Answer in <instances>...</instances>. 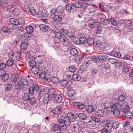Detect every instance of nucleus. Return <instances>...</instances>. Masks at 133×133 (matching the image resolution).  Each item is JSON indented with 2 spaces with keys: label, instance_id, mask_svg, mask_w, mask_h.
<instances>
[{
  "label": "nucleus",
  "instance_id": "7",
  "mask_svg": "<svg viewBox=\"0 0 133 133\" xmlns=\"http://www.w3.org/2000/svg\"><path fill=\"white\" fill-rule=\"evenodd\" d=\"M61 130L64 131L65 130H64L62 128V125L55 124L52 126V130L54 132L58 131L59 132L61 131Z\"/></svg>",
  "mask_w": 133,
  "mask_h": 133
},
{
  "label": "nucleus",
  "instance_id": "63",
  "mask_svg": "<svg viewBox=\"0 0 133 133\" xmlns=\"http://www.w3.org/2000/svg\"><path fill=\"white\" fill-rule=\"evenodd\" d=\"M29 98V94H24V100L26 101H28Z\"/></svg>",
  "mask_w": 133,
  "mask_h": 133
},
{
  "label": "nucleus",
  "instance_id": "49",
  "mask_svg": "<svg viewBox=\"0 0 133 133\" xmlns=\"http://www.w3.org/2000/svg\"><path fill=\"white\" fill-rule=\"evenodd\" d=\"M39 75L40 77L43 79H45L46 77V74L43 72L40 73Z\"/></svg>",
  "mask_w": 133,
  "mask_h": 133
},
{
  "label": "nucleus",
  "instance_id": "60",
  "mask_svg": "<svg viewBox=\"0 0 133 133\" xmlns=\"http://www.w3.org/2000/svg\"><path fill=\"white\" fill-rule=\"evenodd\" d=\"M32 87L34 91H37L39 89V86L37 85H34Z\"/></svg>",
  "mask_w": 133,
  "mask_h": 133
},
{
  "label": "nucleus",
  "instance_id": "20",
  "mask_svg": "<svg viewBox=\"0 0 133 133\" xmlns=\"http://www.w3.org/2000/svg\"><path fill=\"white\" fill-rule=\"evenodd\" d=\"M78 117L81 119L84 120L87 118V115L84 113H81L78 114Z\"/></svg>",
  "mask_w": 133,
  "mask_h": 133
},
{
  "label": "nucleus",
  "instance_id": "54",
  "mask_svg": "<svg viewBox=\"0 0 133 133\" xmlns=\"http://www.w3.org/2000/svg\"><path fill=\"white\" fill-rule=\"evenodd\" d=\"M111 22V18L105 19L103 22V24L107 25L109 23Z\"/></svg>",
  "mask_w": 133,
  "mask_h": 133
},
{
  "label": "nucleus",
  "instance_id": "16",
  "mask_svg": "<svg viewBox=\"0 0 133 133\" xmlns=\"http://www.w3.org/2000/svg\"><path fill=\"white\" fill-rule=\"evenodd\" d=\"M88 26L91 28L95 27L96 23L95 21L93 19H91L88 21Z\"/></svg>",
  "mask_w": 133,
  "mask_h": 133
},
{
  "label": "nucleus",
  "instance_id": "41",
  "mask_svg": "<svg viewBox=\"0 0 133 133\" xmlns=\"http://www.w3.org/2000/svg\"><path fill=\"white\" fill-rule=\"evenodd\" d=\"M112 24L114 26H116L117 25V23L116 21L114 19V17H111V22Z\"/></svg>",
  "mask_w": 133,
  "mask_h": 133
},
{
  "label": "nucleus",
  "instance_id": "13",
  "mask_svg": "<svg viewBox=\"0 0 133 133\" xmlns=\"http://www.w3.org/2000/svg\"><path fill=\"white\" fill-rule=\"evenodd\" d=\"M58 91L55 90L53 89H49L48 90L49 95L51 98H53Z\"/></svg>",
  "mask_w": 133,
  "mask_h": 133
},
{
  "label": "nucleus",
  "instance_id": "58",
  "mask_svg": "<svg viewBox=\"0 0 133 133\" xmlns=\"http://www.w3.org/2000/svg\"><path fill=\"white\" fill-rule=\"evenodd\" d=\"M55 37L59 39L61 38V34L59 32H57L55 35Z\"/></svg>",
  "mask_w": 133,
  "mask_h": 133
},
{
  "label": "nucleus",
  "instance_id": "4",
  "mask_svg": "<svg viewBox=\"0 0 133 133\" xmlns=\"http://www.w3.org/2000/svg\"><path fill=\"white\" fill-rule=\"evenodd\" d=\"M117 105H113L111 107V110L113 112L114 115L116 116H118L120 115V112L122 111L120 110V109H118L117 108Z\"/></svg>",
  "mask_w": 133,
  "mask_h": 133
},
{
  "label": "nucleus",
  "instance_id": "36",
  "mask_svg": "<svg viewBox=\"0 0 133 133\" xmlns=\"http://www.w3.org/2000/svg\"><path fill=\"white\" fill-rule=\"evenodd\" d=\"M39 68L37 66H35L33 67L32 70L33 71V72L35 74H37L38 73L39 71Z\"/></svg>",
  "mask_w": 133,
  "mask_h": 133
},
{
  "label": "nucleus",
  "instance_id": "19",
  "mask_svg": "<svg viewBox=\"0 0 133 133\" xmlns=\"http://www.w3.org/2000/svg\"><path fill=\"white\" fill-rule=\"evenodd\" d=\"M87 124L89 127H93L95 126L96 124L95 121L90 120L87 122Z\"/></svg>",
  "mask_w": 133,
  "mask_h": 133
},
{
  "label": "nucleus",
  "instance_id": "34",
  "mask_svg": "<svg viewBox=\"0 0 133 133\" xmlns=\"http://www.w3.org/2000/svg\"><path fill=\"white\" fill-rule=\"evenodd\" d=\"M110 130L105 127L104 128L101 130V132L102 133H111V131Z\"/></svg>",
  "mask_w": 133,
  "mask_h": 133
},
{
  "label": "nucleus",
  "instance_id": "45",
  "mask_svg": "<svg viewBox=\"0 0 133 133\" xmlns=\"http://www.w3.org/2000/svg\"><path fill=\"white\" fill-rule=\"evenodd\" d=\"M111 54L112 55H114L115 57L118 58L120 57L121 56L120 53L118 52H116L115 53L114 52L112 51L111 52Z\"/></svg>",
  "mask_w": 133,
  "mask_h": 133
},
{
  "label": "nucleus",
  "instance_id": "27",
  "mask_svg": "<svg viewBox=\"0 0 133 133\" xmlns=\"http://www.w3.org/2000/svg\"><path fill=\"white\" fill-rule=\"evenodd\" d=\"M88 43L90 45H92L95 43L94 39L92 38H88L87 40Z\"/></svg>",
  "mask_w": 133,
  "mask_h": 133
},
{
  "label": "nucleus",
  "instance_id": "12",
  "mask_svg": "<svg viewBox=\"0 0 133 133\" xmlns=\"http://www.w3.org/2000/svg\"><path fill=\"white\" fill-rule=\"evenodd\" d=\"M39 27L41 31L43 32H46L50 29L48 26L44 24L40 25Z\"/></svg>",
  "mask_w": 133,
  "mask_h": 133
},
{
  "label": "nucleus",
  "instance_id": "11",
  "mask_svg": "<svg viewBox=\"0 0 133 133\" xmlns=\"http://www.w3.org/2000/svg\"><path fill=\"white\" fill-rule=\"evenodd\" d=\"M54 98L57 102L59 103L61 102L62 101V96L60 95L59 91H58L57 93L55 95L54 97H53V98Z\"/></svg>",
  "mask_w": 133,
  "mask_h": 133
},
{
  "label": "nucleus",
  "instance_id": "30",
  "mask_svg": "<svg viewBox=\"0 0 133 133\" xmlns=\"http://www.w3.org/2000/svg\"><path fill=\"white\" fill-rule=\"evenodd\" d=\"M86 110L88 112L91 113L94 111V109L93 107L92 106L89 105L87 107Z\"/></svg>",
  "mask_w": 133,
  "mask_h": 133
},
{
  "label": "nucleus",
  "instance_id": "37",
  "mask_svg": "<svg viewBox=\"0 0 133 133\" xmlns=\"http://www.w3.org/2000/svg\"><path fill=\"white\" fill-rule=\"evenodd\" d=\"M98 56L100 61H101L102 62H104L106 60V57L105 55H99Z\"/></svg>",
  "mask_w": 133,
  "mask_h": 133
},
{
  "label": "nucleus",
  "instance_id": "22",
  "mask_svg": "<svg viewBox=\"0 0 133 133\" xmlns=\"http://www.w3.org/2000/svg\"><path fill=\"white\" fill-rule=\"evenodd\" d=\"M74 6V8H81L83 7V4L79 2H77L74 4H73Z\"/></svg>",
  "mask_w": 133,
  "mask_h": 133
},
{
  "label": "nucleus",
  "instance_id": "5",
  "mask_svg": "<svg viewBox=\"0 0 133 133\" xmlns=\"http://www.w3.org/2000/svg\"><path fill=\"white\" fill-rule=\"evenodd\" d=\"M18 84L20 88L21 87H25L28 85L29 83L26 79H22L19 81Z\"/></svg>",
  "mask_w": 133,
  "mask_h": 133
},
{
  "label": "nucleus",
  "instance_id": "57",
  "mask_svg": "<svg viewBox=\"0 0 133 133\" xmlns=\"http://www.w3.org/2000/svg\"><path fill=\"white\" fill-rule=\"evenodd\" d=\"M118 63L119 64V67H123L124 66V65H126L125 64L124 62L123 61H121V60Z\"/></svg>",
  "mask_w": 133,
  "mask_h": 133
},
{
  "label": "nucleus",
  "instance_id": "24",
  "mask_svg": "<svg viewBox=\"0 0 133 133\" xmlns=\"http://www.w3.org/2000/svg\"><path fill=\"white\" fill-rule=\"evenodd\" d=\"M61 42L63 43V44L64 45L68 46L69 45V42L68 39L66 38H63L61 40Z\"/></svg>",
  "mask_w": 133,
  "mask_h": 133
},
{
  "label": "nucleus",
  "instance_id": "47",
  "mask_svg": "<svg viewBox=\"0 0 133 133\" xmlns=\"http://www.w3.org/2000/svg\"><path fill=\"white\" fill-rule=\"evenodd\" d=\"M27 45L25 43H22L21 45V48L23 50H25L27 48Z\"/></svg>",
  "mask_w": 133,
  "mask_h": 133
},
{
  "label": "nucleus",
  "instance_id": "6",
  "mask_svg": "<svg viewBox=\"0 0 133 133\" xmlns=\"http://www.w3.org/2000/svg\"><path fill=\"white\" fill-rule=\"evenodd\" d=\"M64 124L63 125H62V128L64 130H66V125H69L70 124L71 122L67 116L64 117Z\"/></svg>",
  "mask_w": 133,
  "mask_h": 133
},
{
  "label": "nucleus",
  "instance_id": "48",
  "mask_svg": "<svg viewBox=\"0 0 133 133\" xmlns=\"http://www.w3.org/2000/svg\"><path fill=\"white\" fill-rule=\"evenodd\" d=\"M8 77L9 76L8 74L5 72L4 74V75L2 77V80L5 81H6L8 79Z\"/></svg>",
  "mask_w": 133,
  "mask_h": 133
},
{
  "label": "nucleus",
  "instance_id": "35",
  "mask_svg": "<svg viewBox=\"0 0 133 133\" xmlns=\"http://www.w3.org/2000/svg\"><path fill=\"white\" fill-rule=\"evenodd\" d=\"M92 59L90 57H88L85 59L84 62L87 64H90L92 62Z\"/></svg>",
  "mask_w": 133,
  "mask_h": 133
},
{
  "label": "nucleus",
  "instance_id": "56",
  "mask_svg": "<svg viewBox=\"0 0 133 133\" xmlns=\"http://www.w3.org/2000/svg\"><path fill=\"white\" fill-rule=\"evenodd\" d=\"M30 102L31 104H34L36 103V100L34 98H31L30 99Z\"/></svg>",
  "mask_w": 133,
  "mask_h": 133
},
{
  "label": "nucleus",
  "instance_id": "29",
  "mask_svg": "<svg viewBox=\"0 0 133 133\" xmlns=\"http://www.w3.org/2000/svg\"><path fill=\"white\" fill-rule=\"evenodd\" d=\"M10 23L12 24L17 25L19 23L18 21L13 18H11L9 20Z\"/></svg>",
  "mask_w": 133,
  "mask_h": 133
},
{
  "label": "nucleus",
  "instance_id": "40",
  "mask_svg": "<svg viewBox=\"0 0 133 133\" xmlns=\"http://www.w3.org/2000/svg\"><path fill=\"white\" fill-rule=\"evenodd\" d=\"M108 61L112 64H114L117 63V60L115 58H110L108 60Z\"/></svg>",
  "mask_w": 133,
  "mask_h": 133
},
{
  "label": "nucleus",
  "instance_id": "53",
  "mask_svg": "<svg viewBox=\"0 0 133 133\" xmlns=\"http://www.w3.org/2000/svg\"><path fill=\"white\" fill-rule=\"evenodd\" d=\"M27 11L28 12H29L33 16H34L35 14L36 11L35 9H32L30 10L28 9L26 10V11Z\"/></svg>",
  "mask_w": 133,
  "mask_h": 133
},
{
  "label": "nucleus",
  "instance_id": "44",
  "mask_svg": "<svg viewBox=\"0 0 133 133\" xmlns=\"http://www.w3.org/2000/svg\"><path fill=\"white\" fill-rule=\"evenodd\" d=\"M68 81L66 80L62 81L60 82L61 86L63 87H65L68 84Z\"/></svg>",
  "mask_w": 133,
  "mask_h": 133
},
{
  "label": "nucleus",
  "instance_id": "55",
  "mask_svg": "<svg viewBox=\"0 0 133 133\" xmlns=\"http://www.w3.org/2000/svg\"><path fill=\"white\" fill-rule=\"evenodd\" d=\"M7 10L9 12H13L14 10V8L12 6H9L7 7Z\"/></svg>",
  "mask_w": 133,
  "mask_h": 133
},
{
  "label": "nucleus",
  "instance_id": "51",
  "mask_svg": "<svg viewBox=\"0 0 133 133\" xmlns=\"http://www.w3.org/2000/svg\"><path fill=\"white\" fill-rule=\"evenodd\" d=\"M91 118L92 119V121L96 122H98L99 121L100 119L99 118L95 116H92L91 117Z\"/></svg>",
  "mask_w": 133,
  "mask_h": 133
},
{
  "label": "nucleus",
  "instance_id": "9",
  "mask_svg": "<svg viewBox=\"0 0 133 133\" xmlns=\"http://www.w3.org/2000/svg\"><path fill=\"white\" fill-rule=\"evenodd\" d=\"M62 109V108L61 106H56L54 109L52 110V112L54 114L57 115V116L59 115V116L61 115L59 113L61 111Z\"/></svg>",
  "mask_w": 133,
  "mask_h": 133
},
{
  "label": "nucleus",
  "instance_id": "46",
  "mask_svg": "<svg viewBox=\"0 0 133 133\" xmlns=\"http://www.w3.org/2000/svg\"><path fill=\"white\" fill-rule=\"evenodd\" d=\"M4 87L5 90L9 91L11 89L12 85L10 84H7L5 85Z\"/></svg>",
  "mask_w": 133,
  "mask_h": 133
},
{
  "label": "nucleus",
  "instance_id": "33",
  "mask_svg": "<svg viewBox=\"0 0 133 133\" xmlns=\"http://www.w3.org/2000/svg\"><path fill=\"white\" fill-rule=\"evenodd\" d=\"M74 8V6L73 4H72L71 5H70V4H68L66 6L65 8L66 10L68 11L69 12L72 9H73Z\"/></svg>",
  "mask_w": 133,
  "mask_h": 133
},
{
  "label": "nucleus",
  "instance_id": "42",
  "mask_svg": "<svg viewBox=\"0 0 133 133\" xmlns=\"http://www.w3.org/2000/svg\"><path fill=\"white\" fill-rule=\"evenodd\" d=\"M52 82L55 84H56L59 82V79L56 77H53L51 79Z\"/></svg>",
  "mask_w": 133,
  "mask_h": 133
},
{
  "label": "nucleus",
  "instance_id": "15",
  "mask_svg": "<svg viewBox=\"0 0 133 133\" xmlns=\"http://www.w3.org/2000/svg\"><path fill=\"white\" fill-rule=\"evenodd\" d=\"M67 116L70 121L71 122H74L75 121V118L74 115L71 112H69L67 114Z\"/></svg>",
  "mask_w": 133,
  "mask_h": 133
},
{
  "label": "nucleus",
  "instance_id": "26",
  "mask_svg": "<svg viewBox=\"0 0 133 133\" xmlns=\"http://www.w3.org/2000/svg\"><path fill=\"white\" fill-rule=\"evenodd\" d=\"M129 69L130 68L128 65H124L122 69L123 71L125 74L129 72Z\"/></svg>",
  "mask_w": 133,
  "mask_h": 133
},
{
  "label": "nucleus",
  "instance_id": "17",
  "mask_svg": "<svg viewBox=\"0 0 133 133\" xmlns=\"http://www.w3.org/2000/svg\"><path fill=\"white\" fill-rule=\"evenodd\" d=\"M8 4V2L6 0L0 1V6L2 8H4Z\"/></svg>",
  "mask_w": 133,
  "mask_h": 133
},
{
  "label": "nucleus",
  "instance_id": "1",
  "mask_svg": "<svg viewBox=\"0 0 133 133\" xmlns=\"http://www.w3.org/2000/svg\"><path fill=\"white\" fill-rule=\"evenodd\" d=\"M117 105V108L120 109L124 112H125L129 110V108L128 103L126 102H124L122 104H120L117 102L116 104Z\"/></svg>",
  "mask_w": 133,
  "mask_h": 133
},
{
  "label": "nucleus",
  "instance_id": "50",
  "mask_svg": "<svg viewBox=\"0 0 133 133\" xmlns=\"http://www.w3.org/2000/svg\"><path fill=\"white\" fill-rule=\"evenodd\" d=\"M80 42L82 44H84L87 42V40L84 37H81L79 39Z\"/></svg>",
  "mask_w": 133,
  "mask_h": 133
},
{
  "label": "nucleus",
  "instance_id": "2",
  "mask_svg": "<svg viewBox=\"0 0 133 133\" xmlns=\"http://www.w3.org/2000/svg\"><path fill=\"white\" fill-rule=\"evenodd\" d=\"M82 129L81 126L77 121L74 122L71 128L73 133H80Z\"/></svg>",
  "mask_w": 133,
  "mask_h": 133
},
{
  "label": "nucleus",
  "instance_id": "43",
  "mask_svg": "<svg viewBox=\"0 0 133 133\" xmlns=\"http://www.w3.org/2000/svg\"><path fill=\"white\" fill-rule=\"evenodd\" d=\"M58 31L62 34H64L65 35H67L68 32L67 30L63 29H59Z\"/></svg>",
  "mask_w": 133,
  "mask_h": 133
},
{
  "label": "nucleus",
  "instance_id": "52",
  "mask_svg": "<svg viewBox=\"0 0 133 133\" xmlns=\"http://www.w3.org/2000/svg\"><path fill=\"white\" fill-rule=\"evenodd\" d=\"M125 98V96L122 95H120L118 97V100L121 101H123L124 100Z\"/></svg>",
  "mask_w": 133,
  "mask_h": 133
},
{
  "label": "nucleus",
  "instance_id": "61",
  "mask_svg": "<svg viewBox=\"0 0 133 133\" xmlns=\"http://www.w3.org/2000/svg\"><path fill=\"white\" fill-rule=\"evenodd\" d=\"M95 44L96 45V46L98 47H100V46L101 45L102 43L101 41L99 40H98L96 41L95 42Z\"/></svg>",
  "mask_w": 133,
  "mask_h": 133
},
{
  "label": "nucleus",
  "instance_id": "32",
  "mask_svg": "<svg viewBox=\"0 0 133 133\" xmlns=\"http://www.w3.org/2000/svg\"><path fill=\"white\" fill-rule=\"evenodd\" d=\"M14 63V61L11 59L8 60L6 62V64L8 66H12Z\"/></svg>",
  "mask_w": 133,
  "mask_h": 133
},
{
  "label": "nucleus",
  "instance_id": "38",
  "mask_svg": "<svg viewBox=\"0 0 133 133\" xmlns=\"http://www.w3.org/2000/svg\"><path fill=\"white\" fill-rule=\"evenodd\" d=\"M56 10L57 13H62L63 11V7L62 6H59L56 9Z\"/></svg>",
  "mask_w": 133,
  "mask_h": 133
},
{
  "label": "nucleus",
  "instance_id": "25",
  "mask_svg": "<svg viewBox=\"0 0 133 133\" xmlns=\"http://www.w3.org/2000/svg\"><path fill=\"white\" fill-rule=\"evenodd\" d=\"M50 96L48 94H45L44 96V98L43 100V102L45 104H47L49 100V97Z\"/></svg>",
  "mask_w": 133,
  "mask_h": 133
},
{
  "label": "nucleus",
  "instance_id": "39",
  "mask_svg": "<svg viewBox=\"0 0 133 133\" xmlns=\"http://www.w3.org/2000/svg\"><path fill=\"white\" fill-rule=\"evenodd\" d=\"M67 35L69 38L72 39L73 38L74 39L75 37V36H74V33L72 31H70L69 32H68Z\"/></svg>",
  "mask_w": 133,
  "mask_h": 133
},
{
  "label": "nucleus",
  "instance_id": "8",
  "mask_svg": "<svg viewBox=\"0 0 133 133\" xmlns=\"http://www.w3.org/2000/svg\"><path fill=\"white\" fill-rule=\"evenodd\" d=\"M36 25L34 24H31L30 26H27L26 29L27 33L29 34L32 33L34 29L36 28Z\"/></svg>",
  "mask_w": 133,
  "mask_h": 133
},
{
  "label": "nucleus",
  "instance_id": "64",
  "mask_svg": "<svg viewBox=\"0 0 133 133\" xmlns=\"http://www.w3.org/2000/svg\"><path fill=\"white\" fill-rule=\"evenodd\" d=\"M34 90L32 86L30 87L29 88V93L31 94H33L34 93Z\"/></svg>",
  "mask_w": 133,
  "mask_h": 133
},
{
  "label": "nucleus",
  "instance_id": "31",
  "mask_svg": "<svg viewBox=\"0 0 133 133\" xmlns=\"http://www.w3.org/2000/svg\"><path fill=\"white\" fill-rule=\"evenodd\" d=\"M72 79L76 81H78L81 79V77L76 74L72 76Z\"/></svg>",
  "mask_w": 133,
  "mask_h": 133
},
{
  "label": "nucleus",
  "instance_id": "18",
  "mask_svg": "<svg viewBox=\"0 0 133 133\" xmlns=\"http://www.w3.org/2000/svg\"><path fill=\"white\" fill-rule=\"evenodd\" d=\"M125 113V117L127 118L133 119V114L130 111H126Z\"/></svg>",
  "mask_w": 133,
  "mask_h": 133
},
{
  "label": "nucleus",
  "instance_id": "14",
  "mask_svg": "<svg viewBox=\"0 0 133 133\" xmlns=\"http://www.w3.org/2000/svg\"><path fill=\"white\" fill-rule=\"evenodd\" d=\"M1 30L3 32L6 34H9L12 31L13 29L11 28L4 26L1 28Z\"/></svg>",
  "mask_w": 133,
  "mask_h": 133
},
{
  "label": "nucleus",
  "instance_id": "3",
  "mask_svg": "<svg viewBox=\"0 0 133 133\" xmlns=\"http://www.w3.org/2000/svg\"><path fill=\"white\" fill-rule=\"evenodd\" d=\"M116 123L117 122H114L112 124L107 121H104L103 122L102 125L103 127L107 128L109 129H111L112 128L116 129L118 127V125Z\"/></svg>",
  "mask_w": 133,
  "mask_h": 133
},
{
  "label": "nucleus",
  "instance_id": "62",
  "mask_svg": "<svg viewBox=\"0 0 133 133\" xmlns=\"http://www.w3.org/2000/svg\"><path fill=\"white\" fill-rule=\"evenodd\" d=\"M74 91L70 90L68 91V94L69 96L72 97L74 96Z\"/></svg>",
  "mask_w": 133,
  "mask_h": 133
},
{
  "label": "nucleus",
  "instance_id": "28",
  "mask_svg": "<svg viewBox=\"0 0 133 133\" xmlns=\"http://www.w3.org/2000/svg\"><path fill=\"white\" fill-rule=\"evenodd\" d=\"M70 54L73 55H76L78 53L77 50L74 48H72L70 50Z\"/></svg>",
  "mask_w": 133,
  "mask_h": 133
},
{
  "label": "nucleus",
  "instance_id": "59",
  "mask_svg": "<svg viewBox=\"0 0 133 133\" xmlns=\"http://www.w3.org/2000/svg\"><path fill=\"white\" fill-rule=\"evenodd\" d=\"M69 71L71 72H73L75 71L76 70V69L74 66H71L69 67Z\"/></svg>",
  "mask_w": 133,
  "mask_h": 133
},
{
  "label": "nucleus",
  "instance_id": "10",
  "mask_svg": "<svg viewBox=\"0 0 133 133\" xmlns=\"http://www.w3.org/2000/svg\"><path fill=\"white\" fill-rule=\"evenodd\" d=\"M64 116L63 115L59 116H57V124L59 125H62L64 124Z\"/></svg>",
  "mask_w": 133,
  "mask_h": 133
},
{
  "label": "nucleus",
  "instance_id": "21",
  "mask_svg": "<svg viewBox=\"0 0 133 133\" xmlns=\"http://www.w3.org/2000/svg\"><path fill=\"white\" fill-rule=\"evenodd\" d=\"M54 21L56 22H59L62 20V18L57 15H54V16L52 17Z\"/></svg>",
  "mask_w": 133,
  "mask_h": 133
},
{
  "label": "nucleus",
  "instance_id": "23",
  "mask_svg": "<svg viewBox=\"0 0 133 133\" xmlns=\"http://www.w3.org/2000/svg\"><path fill=\"white\" fill-rule=\"evenodd\" d=\"M30 65L32 67L35 66L36 65V62L35 58L34 57H32L30 59Z\"/></svg>",
  "mask_w": 133,
  "mask_h": 133
}]
</instances>
